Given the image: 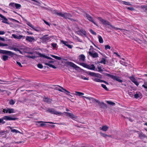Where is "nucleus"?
Returning <instances> with one entry per match:
<instances>
[{
  "label": "nucleus",
  "instance_id": "obj_1",
  "mask_svg": "<svg viewBox=\"0 0 147 147\" xmlns=\"http://www.w3.org/2000/svg\"><path fill=\"white\" fill-rule=\"evenodd\" d=\"M52 12L53 14L57 15L66 19H70V18L72 16V15L71 13L66 12L62 13L61 12H58L56 10H52Z\"/></svg>",
  "mask_w": 147,
  "mask_h": 147
},
{
  "label": "nucleus",
  "instance_id": "obj_2",
  "mask_svg": "<svg viewBox=\"0 0 147 147\" xmlns=\"http://www.w3.org/2000/svg\"><path fill=\"white\" fill-rule=\"evenodd\" d=\"M50 88L54 89L57 90H58L60 92H63L61 89L59 88V87L61 88V89L63 90L66 92L69 93V92L67 90L65 89H64L62 87L59 85H52L50 86Z\"/></svg>",
  "mask_w": 147,
  "mask_h": 147
},
{
  "label": "nucleus",
  "instance_id": "obj_3",
  "mask_svg": "<svg viewBox=\"0 0 147 147\" xmlns=\"http://www.w3.org/2000/svg\"><path fill=\"white\" fill-rule=\"evenodd\" d=\"M47 112L51 113V114L60 115H62V113L60 112L56 111L53 108H49L47 111Z\"/></svg>",
  "mask_w": 147,
  "mask_h": 147
},
{
  "label": "nucleus",
  "instance_id": "obj_4",
  "mask_svg": "<svg viewBox=\"0 0 147 147\" xmlns=\"http://www.w3.org/2000/svg\"><path fill=\"white\" fill-rule=\"evenodd\" d=\"M105 75L106 76L111 78L114 80H116L121 83L123 82V80H121L119 77L116 76L112 75L107 73H106Z\"/></svg>",
  "mask_w": 147,
  "mask_h": 147
},
{
  "label": "nucleus",
  "instance_id": "obj_5",
  "mask_svg": "<svg viewBox=\"0 0 147 147\" xmlns=\"http://www.w3.org/2000/svg\"><path fill=\"white\" fill-rule=\"evenodd\" d=\"M88 53L90 56L93 58H97L98 57V53L93 50H92L89 49Z\"/></svg>",
  "mask_w": 147,
  "mask_h": 147
},
{
  "label": "nucleus",
  "instance_id": "obj_6",
  "mask_svg": "<svg viewBox=\"0 0 147 147\" xmlns=\"http://www.w3.org/2000/svg\"><path fill=\"white\" fill-rule=\"evenodd\" d=\"M3 112L4 113L11 114L15 113L14 110L12 108H6L3 109Z\"/></svg>",
  "mask_w": 147,
  "mask_h": 147
},
{
  "label": "nucleus",
  "instance_id": "obj_7",
  "mask_svg": "<svg viewBox=\"0 0 147 147\" xmlns=\"http://www.w3.org/2000/svg\"><path fill=\"white\" fill-rule=\"evenodd\" d=\"M0 53L5 54L11 57L13 56L14 54L11 51L3 50H0Z\"/></svg>",
  "mask_w": 147,
  "mask_h": 147
},
{
  "label": "nucleus",
  "instance_id": "obj_8",
  "mask_svg": "<svg viewBox=\"0 0 147 147\" xmlns=\"http://www.w3.org/2000/svg\"><path fill=\"white\" fill-rule=\"evenodd\" d=\"M88 74L90 76L96 77L99 78H102V75L99 73H95L91 71H88Z\"/></svg>",
  "mask_w": 147,
  "mask_h": 147
},
{
  "label": "nucleus",
  "instance_id": "obj_9",
  "mask_svg": "<svg viewBox=\"0 0 147 147\" xmlns=\"http://www.w3.org/2000/svg\"><path fill=\"white\" fill-rule=\"evenodd\" d=\"M3 119L4 120L6 121H14L18 119L17 118L15 117L14 116L11 117L7 116H4L3 117Z\"/></svg>",
  "mask_w": 147,
  "mask_h": 147
},
{
  "label": "nucleus",
  "instance_id": "obj_10",
  "mask_svg": "<svg viewBox=\"0 0 147 147\" xmlns=\"http://www.w3.org/2000/svg\"><path fill=\"white\" fill-rule=\"evenodd\" d=\"M63 114L70 117V118L74 119H76L77 118V117L74 115L73 113L67 112H64Z\"/></svg>",
  "mask_w": 147,
  "mask_h": 147
},
{
  "label": "nucleus",
  "instance_id": "obj_11",
  "mask_svg": "<svg viewBox=\"0 0 147 147\" xmlns=\"http://www.w3.org/2000/svg\"><path fill=\"white\" fill-rule=\"evenodd\" d=\"M48 35H45L40 38V39L42 40V42H45L47 41H49L50 39L51 38V36H47Z\"/></svg>",
  "mask_w": 147,
  "mask_h": 147
},
{
  "label": "nucleus",
  "instance_id": "obj_12",
  "mask_svg": "<svg viewBox=\"0 0 147 147\" xmlns=\"http://www.w3.org/2000/svg\"><path fill=\"white\" fill-rule=\"evenodd\" d=\"M85 16H86L87 19L90 21L92 22L94 24L98 26V25L96 24L94 21V19L93 18L89 15L85 13Z\"/></svg>",
  "mask_w": 147,
  "mask_h": 147
},
{
  "label": "nucleus",
  "instance_id": "obj_13",
  "mask_svg": "<svg viewBox=\"0 0 147 147\" xmlns=\"http://www.w3.org/2000/svg\"><path fill=\"white\" fill-rule=\"evenodd\" d=\"M65 63L67 65L74 68L76 69H78L79 68V67L77 66L76 65H75L74 63L69 61H67Z\"/></svg>",
  "mask_w": 147,
  "mask_h": 147
},
{
  "label": "nucleus",
  "instance_id": "obj_14",
  "mask_svg": "<svg viewBox=\"0 0 147 147\" xmlns=\"http://www.w3.org/2000/svg\"><path fill=\"white\" fill-rule=\"evenodd\" d=\"M98 19L103 24L105 25H108L109 26L110 25L111 23L110 22L102 19L101 17H98Z\"/></svg>",
  "mask_w": 147,
  "mask_h": 147
},
{
  "label": "nucleus",
  "instance_id": "obj_15",
  "mask_svg": "<svg viewBox=\"0 0 147 147\" xmlns=\"http://www.w3.org/2000/svg\"><path fill=\"white\" fill-rule=\"evenodd\" d=\"M43 100L44 102H46L48 104H51L52 102V99L45 97L43 98Z\"/></svg>",
  "mask_w": 147,
  "mask_h": 147
},
{
  "label": "nucleus",
  "instance_id": "obj_16",
  "mask_svg": "<svg viewBox=\"0 0 147 147\" xmlns=\"http://www.w3.org/2000/svg\"><path fill=\"white\" fill-rule=\"evenodd\" d=\"M26 41L30 42H32L35 40L34 38L33 37L28 36H27L26 39Z\"/></svg>",
  "mask_w": 147,
  "mask_h": 147
},
{
  "label": "nucleus",
  "instance_id": "obj_17",
  "mask_svg": "<svg viewBox=\"0 0 147 147\" xmlns=\"http://www.w3.org/2000/svg\"><path fill=\"white\" fill-rule=\"evenodd\" d=\"M36 54L37 55H39L41 57H44L45 58H46L47 59H52V58H51V57H49L46 55H45L42 54L40 53L37 52Z\"/></svg>",
  "mask_w": 147,
  "mask_h": 147
},
{
  "label": "nucleus",
  "instance_id": "obj_18",
  "mask_svg": "<svg viewBox=\"0 0 147 147\" xmlns=\"http://www.w3.org/2000/svg\"><path fill=\"white\" fill-rule=\"evenodd\" d=\"M85 55L83 54H81L79 56V59L80 61L84 62L85 61Z\"/></svg>",
  "mask_w": 147,
  "mask_h": 147
},
{
  "label": "nucleus",
  "instance_id": "obj_19",
  "mask_svg": "<svg viewBox=\"0 0 147 147\" xmlns=\"http://www.w3.org/2000/svg\"><path fill=\"white\" fill-rule=\"evenodd\" d=\"M129 78L130 80L134 83L135 85L137 86H138L139 85V83L136 80L135 78L133 76H131Z\"/></svg>",
  "mask_w": 147,
  "mask_h": 147
},
{
  "label": "nucleus",
  "instance_id": "obj_20",
  "mask_svg": "<svg viewBox=\"0 0 147 147\" xmlns=\"http://www.w3.org/2000/svg\"><path fill=\"white\" fill-rule=\"evenodd\" d=\"M0 17L3 19V20L2 21V22L6 24H9L7 22L8 20L5 17L2 15L1 14H0Z\"/></svg>",
  "mask_w": 147,
  "mask_h": 147
},
{
  "label": "nucleus",
  "instance_id": "obj_21",
  "mask_svg": "<svg viewBox=\"0 0 147 147\" xmlns=\"http://www.w3.org/2000/svg\"><path fill=\"white\" fill-rule=\"evenodd\" d=\"M87 68L91 70H95V67L94 64H91L90 65H88Z\"/></svg>",
  "mask_w": 147,
  "mask_h": 147
},
{
  "label": "nucleus",
  "instance_id": "obj_22",
  "mask_svg": "<svg viewBox=\"0 0 147 147\" xmlns=\"http://www.w3.org/2000/svg\"><path fill=\"white\" fill-rule=\"evenodd\" d=\"M36 123H40V126L41 127H43L46 125V124L44 123H47V122H43V121H37ZM48 123H50V124L53 123L52 122H49Z\"/></svg>",
  "mask_w": 147,
  "mask_h": 147
},
{
  "label": "nucleus",
  "instance_id": "obj_23",
  "mask_svg": "<svg viewBox=\"0 0 147 147\" xmlns=\"http://www.w3.org/2000/svg\"><path fill=\"white\" fill-rule=\"evenodd\" d=\"M102 68V66H98L97 68H95V71H98L100 73H102V72L103 71Z\"/></svg>",
  "mask_w": 147,
  "mask_h": 147
},
{
  "label": "nucleus",
  "instance_id": "obj_24",
  "mask_svg": "<svg viewBox=\"0 0 147 147\" xmlns=\"http://www.w3.org/2000/svg\"><path fill=\"white\" fill-rule=\"evenodd\" d=\"M109 128V127L106 125H104L102 127H100V129L104 131H106Z\"/></svg>",
  "mask_w": 147,
  "mask_h": 147
},
{
  "label": "nucleus",
  "instance_id": "obj_25",
  "mask_svg": "<svg viewBox=\"0 0 147 147\" xmlns=\"http://www.w3.org/2000/svg\"><path fill=\"white\" fill-rule=\"evenodd\" d=\"M92 80L95 82H103V80H100L99 78H92Z\"/></svg>",
  "mask_w": 147,
  "mask_h": 147
},
{
  "label": "nucleus",
  "instance_id": "obj_26",
  "mask_svg": "<svg viewBox=\"0 0 147 147\" xmlns=\"http://www.w3.org/2000/svg\"><path fill=\"white\" fill-rule=\"evenodd\" d=\"M12 35L15 38L18 39H20L23 37V36L22 35H19L18 36L14 34H12Z\"/></svg>",
  "mask_w": 147,
  "mask_h": 147
},
{
  "label": "nucleus",
  "instance_id": "obj_27",
  "mask_svg": "<svg viewBox=\"0 0 147 147\" xmlns=\"http://www.w3.org/2000/svg\"><path fill=\"white\" fill-rule=\"evenodd\" d=\"M83 97L88 100H91L92 99H93L94 100V101L97 103L98 104L99 102H100V101H99L98 100L96 99L93 98L87 97L84 96Z\"/></svg>",
  "mask_w": 147,
  "mask_h": 147
},
{
  "label": "nucleus",
  "instance_id": "obj_28",
  "mask_svg": "<svg viewBox=\"0 0 147 147\" xmlns=\"http://www.w3.org/2000/svg\"><path fill=\"white\" fill-rule=\"evenodd\" d=\"M98 104L101 108L107 107V105L103 102H100Z\"/></svg>",
  "mask_w": 147,
  "mask_h": 147
},
{
  "label": "nucleus",
  "instance_id": "obj_29",
  "mask_svg": "<svg viewBox=\"0 0 147 147\" xmlns=\"http://www.w3.org/2000/svg\"><path fill=\"white\" fill-rule=\"evenodd\" d=\"M139 138L142 139L146 137V136L142 133L139 134Z\"/></svg>",
  "mask_w": 147,
  "mask_h": 147
},
{
  "label": "nucleus",
  "instance_id": "obj_30",
  "mask_svg": "<svg viewBox=\"0 0 147 147\" xmlns=\"http://www.w3.org/2000/svg\"><path fill=\"white\" fill-rule=\"evenodd\" d=\"M110 26H111L112 28L114 29L115 30H120L122 32H123L125 30L124 29L115 27L114 26H112L111 24H110Z\"/></svg>",
  "mask_w": 147,
  "mask_h": 147
},
{
  "label": "nucleus",
  "instance_id": "obj_31",
  "mask_svg": "<svg viewBox=\"0 0 147 147\" xmlns=\"http://www.w3.org/2000/svg\"><path fill=\"white\" fill-rule=\"evenodd\" d=\"M51 56L53 58L55 59H57L59 60H61L62 59V58L61 57H59L58 56H55L53 55H51Z\"/></svg>",
  "mask_w": 147,
  "mask_h": 147
},
{
  "label": "nucleus",
  "instance_id": "obj_32",
  "mask_svg": "<svg viewBox=\"0 0 147 147\" xmlns=\"http://www.w3.org/2000/svg\"><path fill=\"white\" fill-rule=\"evenodd\" d=\"M8 57L6 55H3L1 57V59L4 61H6L8 59Z\"/></svg>",
  "mask_w": 147,
  "mask_h": 147
},
{
  "label": "nucleus",
  "instance_id": "obj_33",
  "mask_svg": "<svg viewBox=\"0 0 147 147\" xmlns=\"http://www.w3.org/2000/svg\"><path fill=\"white\" fill-rule=\"evenodd\" d=\"M78 64L83 67L87 68L88 65L84 63H79Z\"/></svg>",
  "mask_w": 147,
  "mask_h": 147
},
{
  "label": "nucleus",
  "instance_id": "obj_34",
  "mask_svg": "<svg viewBox=\"0 0 147 147\" xmlns=\"http://www.w3.org/2000/svg\"><path fill=\"white\" fill-rule=\"evenodd\" d=\"M98 38L99 42L100 43H102L103 42V39L102 37L100 36H98Z\"/></svg>",
  "mask_w": 147,
  "mask_h": 147
},
{
  "label": "nucleus",
  "instance_id": "obj_35",
  "mask_svg": "<svg viewBox=\"0 0 147 147\" xmlns=\"http://www.w3.org/2000/svg\"><path fill=\"white\" fill-rule=\"evenodd\" d=\"M80 32L81 33V34L83 35H84L85 36H86V32L85 30L84 29H81L80 30Z\"/></svg>",
  "mask_w": 147,
  "mask_h": 147
},
{
  "label": "nucleus",
  "instance_id": "obj_36",
  "mask_svg": "<svg viewBox=\"0 0 147 147\" xmlns=\"http://www.w3.org/2000/svg\"><path fill=\"white\" fill-rule=\"evenodd\" d=\"M106 60L105 58H102L100 63H103L104 64H106Z\"/></svg>",
  "mask_w": 147,
  "mask_h": 147
},
{
  "label": "nucleus",
  "instance_id": "obj_37",
  "mask_svg": "<svg viewBox=\"0 0 147 147\" xmlns=\"http://www.w3.org/2000/svg\"><path fill=\"white\" fill-rule=\"evenodd\" d=\"M61 42L66 46H67V45L68 44L67 41H64L63 40H61Z\"/></svg>",
  "mask_w": 147,
  "mask_h": 147
},
{
  "label": "nucleus",
  "instance_id": "obj_38",
  "mask_svg": "<svg viewBox=\"0 0 147 147\" xmlns=\"http://www.w3.org/2000/svg\"><path fill=\"white\" fill-rule=\"evenodd\" d=\"M33 29L35 31L38 32H40L41 30V29L39 28H36V27H34V28H33Z\"/></svg>",
  "mask_w": 147,
  "mask_h": 147
},
{
  "label": "nucleus",
  "instance_id": "obj_39",
  "mask_svg": "<svg viewBox=\"0 0 147 147\" xmlns=\"http://www.w3.org/2000/svg\"><path fill=\"white\" fill-rule=\"evenodd\" d=\"M15 101L13 99L9 100V104L10 105H13L15 103Z\"/></svg>",
  "mask_w": 147,
  "mask_h": 147
},
{
  "label": "nucleus",
  "instance_id": "obj_40",
  "mask_svg": "<svg viewBox=\"0 0 147 147\" xmlns=\"http://www.w3.org/2000/svg\"><path fill=\"white\" fill-rule=\"evenodd\" d=\"M11 129V131L13 132V133H20V131H18L16 129Z\"/></svg>",
  "mask_w": 147,
  "mask_h": 147
},
{
  "label": "nucleus",
  "instance_id": "obj_41",
  "mask_svg": "<svg viewBox=\"0 0 147 147\" xmlns=\"http://www.w3.org/2000/svg\"><path fill=\"white\" fill-rule=\"evenodd\" d=\"M21 6L20 4L18 3H15V7H16V8L17 9H20Z\"/></svg>",
  "mask_w": 147,
  "mask_h": 147
},
{
  "label": "nucleus",
  "instance_id": "obj_42",
  "mask_svg": "<svg viewBox=\"0 0 147 147\" xmlns=\"http://www.w3.org/2000/svg\"><path fill=\"white\" fill-rule=\"evenodd\" d=\"M11 50H13L15 51H20V49L18 48L15 47H12L10 49Z\"/></svg>",
  "mask_w": 147,
  "mask_h": 147
},
{
  "label": "nucleus",
  "instance_id": "obj_43",
  "mask_svg": "<svg viewBox=\"0 0 147 147\" xmlns=\"http://www.w3.org/2000/svg\"><path fill=\"white\" fill-rule=\"evenodd\" d=\"M100 135L102 136H103L104 137L106 138L107 136H109L110 137V136H108L107 135L103 133L102 132H100Z\"/></svg>",
  "mask_w": 147,
  "mask_h": 147
},
{
  "label": "nucleus",
  "instance_id": "obj_44",
  "mask_svg": "<svg viewBox=\"0 0 147 147\" xmlns=\"http://www.w3.org/2000/svg\"><path fill=\"white\" fill-rule=\"evenodd\" d=\"M101 85L102 87L106 90H109V89H108V88H107V87H106V86L105 85H104L103 84H101Z\"/></svg>",
  "mask_w": 147,
  "mask_h": 147
},
{
  "label": "nucleus",
  "instance_id": "obj_45",
  "mask_svg": "<svg viewBox=\"0 0 147 147\" xmlns=\"http://www.w3.org/2000/svg\"><path fill=\"white\" fill-rule=\"evenodd\" d=\"M27 24L28 26H29L30 27L32 28V29L33 28H34V26L32 24L30 23L29 22H27Z\"/></svg>",
  "mask_w": 147,
  "mask_h": 147
},
{
  "label": "nucleus",
  "instance_id": "obj_46",
  "mask_svg": "<svg viewBox=\"0 0 147 147\" xmlns=\"http://www.w3.org/2000/svg\"><path fill=\"white\" fill-rule=\"evenodd\" d=\"M27 24L28 26H29L30 27L32 28V29L33 28H34V26L32 24L30 23L29 22H27Z\"/></svg>",
  "mask_w": 147,
  "mask_h": 147
},
{
  "label": "nucleus",
  "instance_id": "obj_47",
  "mask_svg": "<svg viewBox=\"0 0 147 147\" xmlns=\"http://www.w3.org/2000/svg\"><path fill=\"white\" fill-rule=\"evenodd\" d=\"M76 93L77 94H76V95H78L80 96L82 95H83L84 94L83 93L81 92H76Z\"/></svg>",
  "mask_w": 147,
  "mask_h": 147
},
{
  "label": "nucleus",
  "instance_id": "obj_48",
  "mask_svg": "<svg viewBox=\"0 0 147 147\" xmlns=\"http://www.w3.org/2000/svg\"><path fill=\"white\" fill-rule=\"evenodd\" d=\"M107 103L109 105H115V103L114 102H112L111 101H107Z\"/></svg>",
  "mask_w": 147,
  "mask_h": 147
},
{
  "label": "nucleus",
  "instance_id": "obj_49",
  "mask_svg": "<svg viewBox=\"0 0 147 147\" xmlns=\"http://www.w3.org/2000/svg\"><path fill=\"white\" fill-rule=\"evenodd\" d=\"M3 117L0 118V123H2V124H4L5 123V122L3 121Z\"/></svg>",
  "mask_w": 147,
  "mask_h": 147
},
{
  "label": "nucleus",
  "instance_id": "obj_50",
  "mask_svg": "<svg viewBox=\"0 0 147 147\" xmlns=\"http://www.w3.org/2000/svg\"><path fill=\"white\" fill-rule=\"evenodd\" d=\"M90 32L92 34L94 35H96V32H94L93 30L92 29H90Z\"/></svg>",
  "mask_w": 147,
  "mask_h": 147
},
{
  "label": "nucleus",
  "instance_id": "obj_51",
  "mask_svg": "<svg viewBox=\"0 0 147 147\" xmlns=\"http://www.w3.org/2000/svg\"><path fill=\"white\" fill-rule=\"evenodd\" d=\"M51 45L54 48H55V47H56L57 45V44L55 43H52L51 44Z\"/></svg>",
  "mask_w": 147,
  "mask_h": 147
},
{
  "label": "nucleus",
  "instance_id": "obj_52",
  "mask_svg": "<svg viewBox=\"0 0 147 147\" xmlns=\"http://www.w3.org/2000/svg\"><path fill=\"white\" fill-rule=\"evenodd\" d=\"M37 67L39 68L42 69L43 67V66L41 64L39 63L37 65Z\"/></svg>",
  "mask_w": 147,
  "mask_h": 147
},
{
  "label": "nucleus",
  "instance_id": "obj_53",
  "mask_svg": "<svg viewBox=\"0 0 147 147\" xmlns=\"http://www.w3.org/2000/svg\"><path fill=\"white\" fill-rule=\"evenodd\" d=\"M111 48V47L109 45H106L105 46V49L106 50H107V49H110Z\"/></svg>",
  "mask_w": 147,
  "mask_h": 147
},
{
  "label": "nucleus",
  "instance_id": "obj_54",
  "mask_svg": "<svg viewBox=\"0 0 147 147\" xmlns=\"http://www.w3.org/2000/svg\"><path fill=\"white\" fill-rule=\"evenodd\" d=\"M8 46V45L6 44H4L2 43H0V46Z\"/></svg>",
  "mask_w": 147,
  "mask_h": 147
},
{
  "label": "nucleus",
  "instance_id": "obj_55",
  "mask_svg": "<svg viewBox=\"0 0 147 147\" xmlns=\"http://www.w3.org/2000/svg\"><path fill=\"white\" fill-rule=\"evenodd\" d=\"M15 3H11L9 4V6H11L13 7H15Z\"/></svg>",
  "mask_w": 147,
  "mask_h": 147
},
{
  "label": "nucleus",
  "instance_id": "obj_56",
  "mask_svg": "<svg viewBox=\"0 0 147 147\" xmlns=\"http://www.w3.org/2000/svg\"><path fill=\"white\" fill-rule=\"evenodd\" d=\"M123 3L125 5H131L130 3L128 2L123 1Z\"/></svg>",
  "mask_w": 147,
  "mask_h": 147
},
{
  "label": "nucleus",
  "instance_id": "obj_57",
  "mask_svg": "<svg viewBox=\"0 0 147 147\" xmlns=\"http://www.w3.org/2000/svg\"><path fill=\"white\" fill-rule=\"evenodd\" d=\"M45 64L46 65L49 66L50 67H52L53 65L51 64H50V63H45Z\"/></svg>",
  "mask_w": 147,
  "mask_h": 147
},
{
  "label": "nucleus",
  "instance_id": "obj_58",
  "mask_svg": "<svg viewBox=\"0 0 147 147\" xmlns=\"http://www.w3.org/2000/svg\"><path fill=\"white\" fill-rule=\"evenodd\" d=\"M134 92H129V96H130L131 97H132L133 96H134V94L133 93Z\"/></svg>",
  "mask_w": 147,
  "mask_h": 147
},
{
  "label": "nucleus",
  "instance_id": "obj_59",
  "mask_svg": "<svg viewBox=\"0 0 147 147\" xmlns=\"http://www.w3.org/2000/svg\"><path fill=\"white\" fill-rule=\"evenodd\" d=\"M134 98H138L140 97L139 95L138 94H136L134 95Z\"/></svg>",
  "mask_w": 147,
  "mask_h": 147
},
{
  "label": "nucleus",
  "instance_id": "obj_60",
  "mask_svg": "<svg viewBox=\"0 0 147 147\" xmlns=\"http://www.w3.org/2000/svg\"><path fill=\"white\" fill-rule=\"evenodd\" d=\"M11 20L13 21V22H16V23H19V22L16 20H15V19H11Z\"/></svg>",
  "mask_w": 147,
  "mask_h": 147
},
{
  "label": "nucleus",
  "instance_id": "obj_61",
  "mask_svg": "<svg viewBox=\"0 0 147 147\" xmlns=\"http://www.w3.org/2000/svg\"><path fill=\"white\" fill-rule=\"evenodd\" d=\"M80 32V30L78 31L77 32V34L79 35L82 36V34H81V33Z\"/></svg>",
  "mask_w": 147,
  "mask_h": 147
},
{
  "label": "nucleus",
  "instance_id": "obj_62",
  "mask_svg": "<svg viewBox=\"0 0 147 147\" xmlns=\"http://www.w3.org/2000/svg\"><path fill=\"white\" fill-rule=\"evenodd\" d=\"M27 57L29 58L34 59L36 57V56H27Z\"/></svg>",
  "mask_w": 147,
  "mask_h": 147
},
{
  "label": "nucleus",
  "instance_id": "obj_63",
  "mask_svg": "<svg viewBox=\"0 0 147 147\" xmlns=\"http://www.w3.org/2000/svg\"><path fill=\"white\" fill-rule=\"evenodd\" d=\"M142 86L144 88L147 86V82H144V84L142 85Z\"/></svg>",
  "mask_w": 147,
  "mask_h": 147
},
{
  "label": "nucleus",
  "instance_id": "obj_64",
  "mask_svg": "<svg viewBox=\"0 0 147 147\" xmlns=\"http://www.w3.org/2000/svg\"><path fill=\"white\" fill-rule=\"evenodd\" d=\"M127 9L129 10H131V11H133L134 10V8L132 7H128Z\"/></svg>",
  "mask_w": 147,
  "mask_h": 147
}]
</instances>
